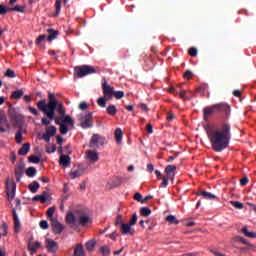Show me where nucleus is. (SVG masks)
<instances>
[{"instance_id":"1","label":"nucleus","mask_w":256,"mask_h":256,"mask_svg":"<svg viewBox=\"0 0 256 256\" xmlns=\"http://www.w3.org/2000/svg\"><path fill=\"white\" fill-rule=\"evenodd\" d=\"M220 113L222 115V123L217 130L213 127H207V135L210 139V143L214 152H223L229 146L231 139V124L228 119L231 114V107L228 103H215L214 105H208L203 109V118L208 120L213 113Z\"/></svg>"},{"instance_id":"2","label":"nucleus","mask_w":256,"mask_h":256,"mask_svg":"<svg viewBox=\"0 0 256 256\" xmlns=\"http://www.w3.org/2000/svg\"><path fill=\"white\" fill-rule=\"evenodd\" d=\"M37 107L46 115V117H42V125H48L54 120L57 125H60L62 135L68 133V125L73 126L75 123L71 115H66L65 105L63 101L57 99L55 93H48V101L46 99H40L37 102Z\"/></svg>"},{"instance_id":"3","label":"nucleus","mask_w":256,"mask_h":256,"mask_svg":"<svg viewBox=\"0 0 256 256\" xmlns=\"http://www.w3.org/2000/svg\"><path fill=\"white\" fill-rule=\"evenodd\" d=\"M66 222L67 224H81V226H86L89 222V214L86 208H76L74 212H68Z\"/></svg>"},{"instance_id":"4","label":"nucleus","mask_w":256,"mask_h":256,"mask_svg":"<svg viewBox=\"0 0 256 256\" xmlns=\"http://www.w3.org/2000/svg\"><path fill=\"white\" fill-rule=\"evenodd\" d=\"M74 73H76L78 77H86V75L96 73V69L91 65H82L81 67H75Z\"/></svg>"},{"instance_id":"5","label":"nucleus","mask_w":256,"mask_h":256,"mask_svg":"<svg viewBox=\"0 0 256 256\" xmlns=\"http://www.w3.org/2000/svg\"><path fill=\"white\" fill-rule=\"evenodd\" d=\"M80 125L84 129H87L88 127H93V113H85L84 115L80 116Z\"/></svg>"},{"instance_id":"6","label":"nucleus","mask_w":256,"mask_h":256,"mask_svg":"<svg viewBox=\"0 0 256 256\" xmlns=\"http://www.w3.org/2000/svg\"><path fill=\"white\" fill-rule=\"evenodd\" d=\"M102 91H103L106 101H107V99H112L113 95L115 93L114 87H112V85H109V83H108V81H106V79H104V81L102 83Z\"/></svg>"},{"instance_id":"7","label":"nucleus","mask_w":256,"mask_h":256,"mask_svg":"<svg viewBox=\"0 0 256 256\" xmlns=\"http://www.w3.org/2000/svg\"><path fill=\"white\" fill-rule=\"evenodd\" d=\"M105 138L100 136V134H94L90 140V148H99V146H104Z\"/></svg>"},{"instance_id":"8","label":"nucleus","mask_w":256,"mask_h":256,"mask_svg":"<svg viewBox=\"0 0 256 256\" xmlns=\"http://www.w3.org/2000/svg\"><path fill=\"white\" fill-rule=\"evenodd\" d=\"M12 10L16 12H25V6L17 4L16 6L9 7L5 4H0V14L4 15L7 14V12H11Z\"/></svg>"},{"instance_id":"9","label":"nucleus","mask_w":256,"mask_h":256,"mask_svg":"<svg viewBox=\"0 0 256 256\" xmlns=\"http://www.w3.org/2000/svg\"><path fill=\"white\" fill-rule=\"evenodd\" d=\"M17 190V184L15 182L7 180L6 182V194L8 196V200L12 201L15 198V192Z\"/></svg>"},{"instance_id":"10","label":"nucleus","mask_w":256,"mask_h":256,"mask_svg":"<svg viewBox=\"0 0 256 256\" xmlns=\"http://www.w3.org/2000/svg\"><path fill=\"white\" fill-rule=\"evenodd\" d=\"M46 249L49 253H57L59 250V244L56 240H53V238H47Z\"/></svg>"},{"instance_id":"11","label":"nucleus","mask_w":256,"mask_h":256,"mask_svg":"<svg viewBox=\"0 0 256 256\" xmlns=\"http://www.w3.org/2000/svg\"><path fill=\"white\" fill-rule=\"evenodd\" d=\"M8 115L12 121H20L22 119L21 113L15 108L10 106L8 109Z\"/></svg>"},{"instance_id":"12","label":"nucleus","mask_w":256,"mask_h":256,"mask_svg":"<svg viewBox=\"0 0 256 256\" xmlns=\"http://www.w3.org/2000/svg\"><path fill=\"white\" fill-rule=\"evenodd\" d=\"M120 232H122V234H131V237H133L135 230L134 228H130V220L128 222L121 223Z\"/></svg>"},{"instance_id":"13","label":"nucleus","mask_w":256,"mask_h":256,"mask_svg":"<svg viewBox=\"0 0 256 256\" xmlns=\"http://www.w3.org/2000/svg\"><path fill=\"white\" fill-rule=\"evenodd\" d=\"M25 170L24 162H19L15 168L16 181L20 182Z\"/></svg>"},{"instance_id":"14","label":"nucleus","mask_w":256,"mask_h":256,"mask_svg":"<svg viewBox=\"0 0 256 256\" xmlns=\"http://www.w3.org/2000/svg\"><path fill=\"white\" fill-rule=\"evenodd\" d=\"M52 228H53V232L55 234H61V232H63L65 226H63V224H61V222H59V220L57 218L52 219Z\"/></svg>"},{"instance_id":"15","label":"nucleus","mask_w":256,"mask_h":256,"mask_svg":"<svg viewBox=\"0 0 256 256\" xmlns=\"http://www.w3.org/2000/svg\"><path fill=\"white\" fill-rule=\"evenodd\" d=\"M84 172H85V168L83 166H78L76 170H71L69 175H70V178L74 180L75 178H80V176H83Z\"/></svg>"},{"instance_id":"16","label":"nucleus","mask_w":256,"mask_h":256,"mask_svg":"<svg viewBox=\"0 0 256 256\" xmlns=\"http://www.w3.org/2000/svg\"><path fill=\"white\" fill-rule=\"evenodd\" d=\"M47 33H48L47 40L51 43L52 41H54V39H57L59 35V30H55V28H48Z\"/></svg>"},{"instance_id":"17","label":"nucleus","mask_w":256,"mask_h":256,"mask_svg":"<svg viewBox=\"0 0 256 256\" xmlns=\"http://www.w3.org/2000/svg\"><path fill=\"white\" fill-rule=\"evenodd\" d=\"M48 198H49L48 192H43V194H37L36 196H34L32 200H34L35 202L40 201L42 202V204H45Z\"/></svg>"},{"instance_id":"18","label":"nucleus","mask_w":256,"mask_h":256,"mask_svg":"<svg viewBox=\"0 0 256 256\" xmlns=\"http://www.w3.org/2000/svg\"><path fill=\"white\" fill-rule=\"evenodd\" d=\"M5 125H9V123L7 121V117L3 113H0V131H1V133H5V131H6Z\"/></svg>"},{"instance_id":"19","label":"nucleus","mask_w":256,"mask_h":256,"mask_svg":"<svg viewBox=\"0 0 256 256\" xmlns=\"http://www.w3.org/2000/svg\"><path fill=\"white\" fill-rule=\"evenodd\" d=\"M59 163H60V166H64V168H67L71 164L70 156L61 155Z\"/></svg>"},{"instance_id":"20","label":"nucleus","mask_w":256,"mask_h":256,"mask_svg":"<svg viewBox=\"0 0 256 256\" xmlns=\"http://www.w3.org/2000/svg\"><path fill=\"white\" fill-rule=\"evenodd\" d=\"M13 218H14V230L15 232H19L21 228V222L19 220V216L16 212V210H13Z\"/></svg>"},{"instance_id":"21","label":"nucleus","mask_w":256,"mask_h":256,"mask_svg":"<svg viewBox=\"0 0 256 256\" xmlns=\"http://www.w3.org/2000/svg\"><path fill=\"white\" fill-rule=\"evenodd\" d=\"M199 196H202L206 200H214L217 198L216 194H212V192H207L206 190H200Z\"/></svg>"},{"instance_id":"22","label":"nucleus","mask_w":256,"mask_h":256,"mask_svg":"<svg viewBox=\"0 0 256 256\" xmlns=\"http://www.w3.org/2000/svg\"><path fill=\"white\" fill-rule=\"evenodd\" d=\"M87 156H88V160L92 162H98L99 160V154L98 152H95V150H88Z\"/></svg>"},{"instance_id":"23","label":"nucleus","mask_w":256,"mask_h":256,"mask_svg":"<svg viewBox=\"0 0 256 256\" xmlns=\"http://www.w3.org/2000/svg\"><path fill=\"white\" fill-rule=\"evenodd\" d=\"M175 170H177L176 166H173L171 164H169L168 166H166L165 168V172L168 175V179L170 178L171 180H174V174L173 172H175Z\"/></svg>"},{"instance_id":"24","label":"nucleus","mask_w":256,"mask_h":256,"mask_svg":"<svg viewBox=\"0 0 256 256\" xmlns=\"http://www.w3.org/2000/svg\"><path fill=\"white\" fill-rule=\"evenodd\" d=\"M74 256H85L83 244H77L74 249Z\"/></svg>"},{"instance_id":"25","label":"nucleus","mask_w":256,"mask_h":256,"mask_svg":"<svg viewBox=\"0 0 256 256\" xmlns=\"http://www.w3.org/2000/svg\"><path fill=\"white\" fill-rule=\"evenodd\" d=\"M30 144L27 143V144H23L22 148H20L18 154L19 156H27L28 152H30Z\"/></svg>"},{"instance_id":"26","label":"nucleus","mask_w":256,"mask_h":256,"mask_svg":"<svg viewBox=\"0 0 256 256\" xmlns=\"http://www.w3.org/2000/svg\"><path fill=\"white\" fill-rule=\"evenodd\" d=\"M242 233L245 237H249L250 239H256V232H250L247 226H243Z\"/></svg>"},{"instance_id":"27","label":"nucleus","mask_w":256,"mask_h":256,"mask_svg":"<svg viewBox=\"0 0 256 256\" xmlns=\"http://www.w3.org/2000/svg\"><path fill=\"white\" fill-rule=\"evenodd\" d=\"M56 133H57L56 125H50V123H48L49 142L51 140V137H53V135H56Z\"/></svg>"},{"instance_id":"28","label":"nucleus","mask_w":256,"mask_h":256,"mask_svg":"<svg viewBox=\"0 0 256 256\" xmlns=\"http://www.w3.org/2000/svg\"><path fill=\"white\" fill-rule=\"evenodd\" d=\"M122 137H123V132L121 130V127H117V129L115 130V138L118 144L122 142Z\"/></svg>"},{"instance_id":"29","label":"nucleus","mask_w":256,"mask_h":256,"mask_svg":"<svg viewBox=\"0 0 256 256\" xmlns=\"http://www.w3.org/2000/svg\"><path fill=\"white\" fill-rule=\"evenodd\" d=\"M24 95V91L23 89H16V91L12 92V99H21V97H23Z\"/></svg>"},{"instance_id":"30","label":"nucleus","mask_w":256,"mask_h":256,"mask_svg":"<svg viewBox=\"0 0 256 256\" xmlns=\"http://www.w3.org/2000/svg\"><path fill=\"white\" fill-rule=\"evenodd\" d=\"M36 174H37V169L34 168V166H30L29 168H27L26 175L29 176V178H34Z\"/></svg>"},{"instance_id":"31","label":"nucleus","mask_w":256,"mask_h":256,"mask_svg":"<svg viewBox=\"0 0 256 256\" xmlns=\"http://www.w3.org/2000/svg\"><path fill=\"white\" fill-rule=\"evenodd\" d=\"M166 221L169 224H179V220L174 216V214H168V216H166Z\"/></svg>"},{"instance_id":"32","label":"nucleus","mask_w":256,"mask_h":256,"mask_svg":"<svg viewBox=\"0 0 256 256\" xmlns=\"http://www.w3.org/2000/svg\"><path fill=\"white\" fill-rule=\"evenodd\" d=\"M29 190H31L32 193H36L38 189L40 188V184L37 181L32 182V184H29L28 186Z\"/></svg>"},{"instance_id":"33","label":"nucleus","mask_w":256,"mask_h":256,"mask_svg":"<svg viewBox=\"0 0 256 256\" xmlns=\"http://www.w3.org/2000/svg\"><path fill=\"white\" fill-rule=\"evenodd\" d=\"M96 240H88L86 242V249L87 251H94L95 247H96Z\"/></svg>"},{"instance_id":"34","label":"nucleus","mask_w":256,"mask_h":256,"mask_svg":"<svg viewBox=\"0 0 256 256\" xmlns=\"http://www.w3.org/2000/svg\"><path fill=\"white\" fill-rule=\"evenodd\" d=\"M106 111H107V113H109V115H116L117 107H116V105L111 103L110 105H108Z\"/></svg>"},{"instance_id":"35","label":"nucleus","mask_w":256,"mask_h":256,"mask_svg":"<svg viewBox=\"0 0 256 256\" xmlns=\"http://www.w3.org/2000/svg\"><path fill=\"white\" fill-rule=\"evenodd\" d=\"M151 213L152 210L147 206H142V208L140 209V214H142V216H150Z\"/></svg>"},{"instance_id":"36","label":"nucleus","mask_w":256,"mask_h":256,"mask_svg":"<svg viewBox=\"0 0 256 256\" xmlns=\"http://www.w3.org/2000/svg\"><path fill=\"white\" fill-rule=\"evenodd\" d=\"M55 210H56L55 206H51L50 208H48V210L46 212L48 218H50V220H51V224H53V215H54Z\"/></svg>"},{"instance_id":"37","label":"nucleus","mask_w":256,"mask_h":256,"mask_svg":"<svg viewBox=\"0 0 256 256\" xmlns=\"http://www.w3.org/2000/svg\"><path fill=\"white\" fill-rule=\"evenodd\" d=\"M100 252L102 253L103 256H110L111 255V249L110 247H100Z\"/></svg>"},{"instance_id":"38","label":"nucleus","mask_w":256,"mask_h":256,"mask_svg":"<svg viewBox=\"0 0 256 256\" xmlns=\"http://www.w3.org/2000/svg\"><path fill=\"white\" fill-rule=\"evenodd\" d=\"M62 2H63V0H56V2H55L56 16H58L61 12Z\"/></svg>"},{"instance_id":"39","label":"nucleus","mask_w":256,"mask_h":256,"mask_svg":"<svg viewBox=\"0 0 256 256\" xmlns=\"http://www.w3.org/2000/svg\"><path fill=\"white\" fill-rule=\"evenodd\" d=\"M41 247V242H34L32 245L29 244V249L32 252H36Z\"/></svg>"},{"instance_id":"40","label":"nucleus","mask_w":256,"mask_h":256,"mask_svg":"<svg viewBox=\"0 0 256 256\" xmlns=\"http://www.w3.org/2000/svg\"><path fill=\"white\" fill-rule=\"evenodd\" d=\"M22 137H23V132H22V128H20L18 130V132L16 133V143L17 144H22Z\"/></svg>"},{"instance_id":"41","label":"nucleus","mask_w":256,"mask_h":256,"mask_svg":"<svg viewBox=\"0 0 256 256\" xmlns=\"http://www.w3.org/2000/svg\"><path fill=\"white\" fill-rule=\"evenodd\" d=\"M231 204H232V206H234L235 208H238L240 210L242 208H244L243 202H239L238 200H231Z\"/></svg>"},{"instance_id":"42","label":"nucleus","mask_w":256,"mask_h":256,"mask_svg":"<svg viewBox=\"0 0 256 256\" xmlns=\"http://www.w3.org/2000/svg\"><path fill=\"white\" fill-rule=\"evenodd\" d=\"M97 103H98V105L100 106V107H106V105H107V99H106V97L104 96V97H99L98 99H97Z\"/></svg>"},{"instance_id":"43","label":"nucleus","mask_w":256,"mask_h":256,"mask_svg":"<svg viewBox=\"0 0 256 256\" xmlns=\"http://www.w3.org/2000/svg\"><path fill=\"white\" fill-rule=\"evenodd\" d=\"M122 182H123V178H116L112 182V187L113 188H118L119 186H121Z\"/></svg>"},{"instance_id":"44","label":"nucleus","mask_w":256,"mask_h":256,"mask_svg":"<svg viewBox=\"0 0 256 256\" xmlns=\"http://www.w3.org/2000/svg\"><path fill=\"white\" fill-rule=\"evenodd\" d=\"M28 160L32 164H39V162H41V158H39V156H29Z\"/></svg>"},{"instance_id":"45","label":"nucleus","mask_w":256,"mask_h":256,"mask_svg":"<svg viewBox=\"0 0 256 256\" xmlns=\"http://www.w3.org/2000/svg\"><path fill=\"white\" fill-rule=\"evenodd\" d=\"M188 54L190 55V57H197L198 49H196V47H190V49L188 50Z\"/></svg>"},{"instance_id":"46","label":"nucleus","mask_w":256,"mask_h":256,"mask_svg":"<svg viewBox=\"0 0 256 256\" xmlns=\"http://www.w3.org/2000/svg\"><path fill=\"white\" fill-rule=\"evenodd\" d=\"M137 220H138V214L135 213L129 220L130 228H132V226H134L136 224Z\"/></svg>"},{"instance_id":"47","label":"nucleus","mask_w":256,"mask_h":256,"mask_svg":"<svg viewBox=\"0 0 256 256\" xmlns=\"http://www.w3.org/2000/svg\"><path fill=\"white\" fill-rule=\"evenodd\" d=\"M122 218H123L122 214H118L116 216V220H115V226L120 225V229H121V226H122V223H123Z\"/></svg>"},{"instance_id":"48","label":"nucleus","mask_w":256,"mask_h":256,"mask_svg":"<svg viewBox=\"0 0 256 256\" xmlns=\"http://www.w3.org/2000/svg\"><path fill=\"white\" fill-rule=\"evenodd\" d=\"M124 95H125L124 91H115L114 90L113 96L116 99H122V97H124Z\"/></svg>"},{"instance_id":"49","label":"nucleus","mask_w":256,"mask_h":256,"mask_svg":"<svg viewBox=\"0 0 256 256\" xmlns=\"http://www.w3.org/2000/svg\"><path fill=\"white\" fill-rule=\"evenodd\" d=\"M168 184H169V178H167L166 176H163L162 182L160 184L161 188H167Z\"/></svg>"},{"instance_id":"50","label":"nucleus","mask_w":256,"mask_h":256,"mask_svg":"<svg viewBox=\"0 0 256 256\" xmlns=\"http://www.w3.org/2000/svg\"><path fill=\"white\" fill-rule=\"evenodd\" d=\"M234 241H240V243L248 245V240H246V238H243V236H235Z\"/></svg>"},{"instance_id":"51","label":"nucleus","mask_w":256,"mask_h":256,"mask_svg":"<svg viewBox=\"0 0 256 256\" xmlns=\"http://www.w3.org/2000/svg\"><path fill=\"white\" fill-rule=\"evenodd\" d=\"M5 75L6 77H10V78L16 77L15 71H13V69H7Z\"/></svg>"},{"instance_id":"52","label":"nucleus","mask_w":256,"mask_h":256,"mask_svg":"<svg viewBox=\"0 0 256 256\" xmlns=\"http://www.w3.org/2000/svg\"><path fill=\"white\" fill-rule=\"evenodd\" d=\"M1 230H3V235L4 237H6L7 234V230H8V224H6V222H3L0 226Z\"/></svg>"},{"instance_id":"53","label":"nucleus","mask_w":256,"mask_h":256,"mask_svg":"<svg viewBox=\"0 0 256 256\" xmlns=\"http://www.w3.org/2000/svg\"><path fill=\"white\" fill-rule=\"evenodd\" d=\"M57 150V146H55V144H52V146H50V148L46 149L47 154H53L54 152H56Z\"/></svg>"},{"instance_id":"54","label":"nucleus","mask_w":256,"mask_h":256,"mask_svg":"<svg viewBox=\"0 0 256 256\" xmlns=\"http://www.w3.org/2000/svg\"><path fill=\"white\" fill-rule=\"evenodd\" d=\"M134 199L137 200L138 202H142V204H144L143 196H142V194H140V192H136V194L134 195Z\"/></svg>"},{"instance_id":"55","label":"nucleus","mask_w":256,"mask_h":256,"mask_svg":"<svg viewBox=\"0 0 256 256\" xmlns=\"http://www.w3.org/2000/svg\"><path fill=\"white\" fill-rule=\"evenodd\" d=\"M248 251L256 252V244H251V242H247Z\"/></svg>"},{"instance_id":"56","label":"nucleus","mask_w":256,"mask_h":256,"mask_svg":"<svg viewBox=\"0 0 256 256\" xmlns=\"http://www.w3.org/2000/svg\"><path fill=\"white\" fill-rule=\"evenodd\" d=\"M40 227L43 229L49 228L48 220H40Z\"/></svg>"},{"instance_id":"57","label":"nucleus","mask_w":256,"mask_h":256,"mask_svg":"<svg viewBox=\"0 0 256 256\" xmlns=\"http://www.w3.org/2000/svg\"><path fill=\"white\" fill-rule=\"evenodd\" d=\"M43 139H45V142H50L49 127H46V132L43 134Z\"/></svg>"},{"instance_id":"58","label":"nucleus","mask_w":256,"mask_h":256,"mask_svg":"<svg viewBox=\"0 0 256 256\" xmlns=\"http://www.w3.org/2000/svg\"><path fill=\"white\" fill-rule=\"evenodd\" d=\"M248 182H249L248 176H244V178H241V180H240L241 186H246L248 184Z\"/></svg>"},{"instance_id":"59","label":"nucleus","mask_w":256,"mask_h":256,"mask_svg":"<svg viewBox=\"0 0 256 256\" xmlns=\"http://www.w3.org/2000/svg\"><path fill=\"white\" fill-rule=\"evenodd\" d=\"M28 110L33 114V115H39L38 109L36 107H32L31 105L28 107Z\"/></svg>"},{"instance_id":"60","label":"nucleus","mask_w":256,"mask_h":256,"mask_svg":"<svg viewBox=\"0 0 256 256\" xmlns=\"http://www.w3.org/2000/svg\"><path fill=\"white\" fill-rule=\"evenodd\" d=\"M45 39H46V35H40V37H38V39H36V44L41 45V43H43V41H45Z\"/></svg>"},{"instance_id":"61","label":"nucleus","mask_w":256,"mask_h":256,"mask_svg":"<svg viewBox=\"0 0 256 256\" xmlns=\"http://www.w3.org/2000/svg\"><path fill=\"white\" fill-rule=\"evenodd\" d=\"M184 77H185V79H192V77H193V73H192V71H186L185 73H184Z\"/></svg>"},{"instance_id":"62","label":"nucleus","mask_w":256,"mask_h":256,"mask_svg":"<svg viewBox=\"0 0 256 256\" xmlns=\"http://www.w3.org/2000/svg\"><path fill=\"white\" fill-rule=\"evenodd\" d=\"M146 130L148 131V133H153L154 130L152 123H147Z\"/></svg>"},{"instance_id":"63","label":"nucleus","mask_w":256,"mask_h":256,"mask_svg":"<svg viewBox=\"0 0 256 256\" xmlns=\"http://www.w3.org/2000/svg\"><path fill=\"white\" fill-rule=\"evenodd\" d=\"M139 107L143 110V111H149V107L146 103H140Z\"/></svg>"},{"instance_id":"64","label":"nucleus","mask_w":256,"mask_h":256,"mask_svg":"<svg viewBox=\"0 0 256 256\" xmlns=\"http://www.w3.org/2000/svg\"><path fill=\"white\" fill-rule=\"evenodd\" d=\"M79 108L82 109V110H85L88 108V105L85 101H82L79 105Z\"/></svg>"}]
</instances>
